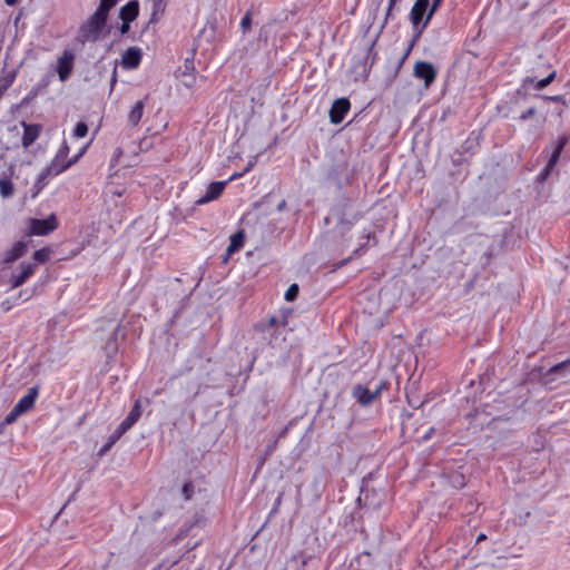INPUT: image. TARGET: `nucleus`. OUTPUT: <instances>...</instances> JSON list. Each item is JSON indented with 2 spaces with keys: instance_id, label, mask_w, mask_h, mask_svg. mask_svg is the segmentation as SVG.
<instances>
[{
  "instance_id": "nucleus-1",
  "label": "nucleus",
  "mask_w": 570,
  "mask_h": 570,
  "mask_svg": "<svg viewBox=\"0 0 570 570\" xmlns=\"http://www.w3.org/2000/svg\"><path fill=\"white\" fill-rule=\"evenodd\" d=\"M119 0H99L96 10L79 26L78 38L85 42H96L107 33V20L110 10Z\"/></svg>"
},
{
  "instance_id": "nucleus-2",
  "label": "nucleus",
  "mask_w": 570,
  "mask_h": 570,
  "mask_svg": "<svg viewBox=\"0 0 570 570\" xmlns=\"http://www.w3.org/2000/svg\"><path fill=\"white\" fill-rule=\"evenodd\" d=\"M36 268V264L26 261L10 272L2 268L0 271V285L4 286L7 292L20 287L35 274Z\"/></svg>"
},
{
  "instance_id": "nucleus-3",
  "label": "nucleus",
  "mask_w": 570,
  "mask_h": 570,
  "mask_svg": "<svg viewBox=\"0 0 570 570\" xmlns=\"http://www.w3.org/2000/svg\"><path fill=\"white\" fill-rule=\"evenodd\" d=\"M59 226L56 214L45 219L31 218L28 223V234L32 236H45L57 229Z\"/></svg>"
},
{
  "instance_id": "nucleus-4",
  "label": "nucleus",
  "mask_w": 570,
  "mask_h": 570,
  "mask_svg": "<svg viewBox=\"0 0 570 570\" xmlns=\"http://www.w3.org/2000/svg\"><path fill=\"white\" fill-rule=\"evenodd\" d=\"M75 53L70 50H65L57 60L56 71L60 81H66L73 70Z\"/></svg>"
},
{
  "instance_id": "nucleus-5",
  "label": "nucleus",
  "mask_w": 570,
  "mask_h": 570,
  "mask_svg": "<svg viewBox=\"0 0 570 570\" xmlns=\"http://www.w3.org/2000/svg\"><path fill=\"white\" fill-rule=\"evenodd\" d=\"M28 252V243L24 240L14 242L10 247L3 250L1 261L3 264H10L24 256Z\"/></svg>"
},
{
  "instance_id": "nucleus-6",
  "label": "nucleus",
  "mask_w": 570,
  "mask_h": 570,
  "mask_svg": "<svg viewBox=\"0 0 570 570\" xmlns=\"http://www.w3.org/2000/svg\"><path fill=\"white\" fill-rule=\"evenodd\" d=\"M413 73L416 78L424 81L428 88L436 78V70L432 63L425 61H417L414 65Z\"/></svg>"
},
{
  "instance_id": "nucleus-7",
  "label": "nucleus",
  "mask_w": 570,
  "mask_h": 570,
  "mask_svg": "<svg viewBox=\"0 0 570 570\" xmlns=\"http://www.w3.org/2000/svg\"><path fill=\"white\" fill-rule=\"evenodd\" d=\"M350 110V101L346 98L336 99L330 109V119L334 125L340 124Z\"/></svg>"
},
{
  "instance_id": "nucleus-8",
  "label": "nucleus",
  "mask_w": 570,
  "mask_h": 570,
  "mask_svg": "<svg viewBox=\"0 0 570 570\" xmlns=\"http://www.w3.org/2000/svg\"><path fill=\"white\" fill-rule=\"evenodd\" d=\"M227 181H213L210 183L203 196H200L195 203L196 205L207 204L216 198H218L224 191Z\"/></svg>"
},
{
  "instance_id": "nucleus-9",
  "label": "nucleus",
  "mask_w": 570,
  "mask_h": 570,
  "mask_svg": "<svg viewBox=\"0 0 570 570\" xmlns=\"http://www.w3.org/2000/svg\"><path fill=\"white\" fill-rule=\"evenodd\" d=\"M61 173H63L62 166L59 167L57 164H50L39 174L35 187L38 191H40L47 185L49 179H51L55 176H58Z\"/></svg>"
},
{
  "instance_id": "nucleus-10",
  "label": "nucleus",
  "mask_w": 570,
  "mask_h": 570,
  "mask_svg": "<svg viewBox=\"0 0 570 570\" xmlns=\"http://www.w3.org/2000/svg\"><path fill=\"white\" fill-rule=\"evenodd\" d=\"M38 394L39 389L37 386L29 389L28 393L24 396H22L14 405L17 412H19L22 415L26 412L30 411L35 405Z\"/></svg>"
},
{
  "instance_id": "nucleus-11",
  "label": "nucleus",
  "mask_w": 570,
  "mask_h": 570,
  "mask_svg": "<svg viewBox=\"0 0 570 570\" xmlns=\"http://www.w3.org/2000/svg\"><path fill=\"white\" fill-rule=\"evenodd\" d=\"M141 60V49L137 47L128 48L121 57V66L125 69H135Z\"/></svg>"
},
{
  "instance_id": "nucleus-12",
  "label": "nucleus",
  "mask_w": 570,
  "mask_h": 570,
  "mask_svg": "<svg viewBox=\"0 0 570 570\" xmlns=\"http://www.w3.org/2000/svg\"><path fill=\"white\" fill-rule=\"evenodd\" d=\"M381 392V387H376L374 392H371L367 387L363 385H356L353 389L354 397L363 405H367L372 403Z\"/></svg>"
},
{
  "instance_id": "nucleus-13",
  "label": "nucleus",
  "mask_w": 570,
  "mask_h": 570,
  "mask_svg": "<svg viewBox=\"0 0 570 570\" xmlns=\"http://www.w3.org/2000/svg\"><path fill=\"white\" fill-rule=\"evenodd\" d=\"M568 141V137L567 136H561L558 140V144L557 146L554 147L552 154H551V157L542 173V176L543 178H547L548 175L552 171V169L554 168V166L557 165L558 160H559V157L561 155V151L563 149V147L566 146Z\"/></svg>"
},
{
  "instance_id": "nucleus-14",
  "label": "nucleus",
  "mask_w": 570,
  "mask_h": 570,
  "mask_svg": "<svg viewBox=\"0 0 570 570\" xmlns=\"http://www.w3.org/2000/svg\"><path fill=\"white\" fill-rule=\"evenodd\" d=\"M429 0H416L410 12V20L413 26L417 27L422 21L424 13L429 11Z\"/></svg>"
},
{
  "instance_id": "nucleus-15",
  "label": "nucleus",
  "mask_w": 570,
  "mask_h": 570,
  "mask_svg": "<svg viewBox=\"0 0 570 570\" xmlns=\"http://www.w3.org/2000/svg\"><path fill=\"white\" fill-rule=\"evenodd\" d=\"M22 127H23L22 146L24 148H28L39 137L41 127L39 125L26 124V122H22Z\"/></svg>"
},
{
  "instance_id": "nucleus-16",
  "label": "nucleus",
  "mask_w": 570,
  "mask_h": 570,
  "mask_svg": "<svg viewBox=\"0 0 570 570\" xmlns=\"http://www.w3.org/2000/svg\"><path fill=\"white\" fill-rule=\"evenodd\" d=\"M69 154V146L63 142L59 148L57 155L52 159L51 164H57L59 167H63V171L77 163V158L67 159Z\"/></svg>"
},
{
  "instance_id": "nucleus-17",
  "label": "nucleus",
  "mask_w": 570,
  "mask_h": 570,
  "mask_svg": "<svg viewBox=\"0 0 570 570\" xmlns=\"http://www.w3.org/2000/svg\"><path fill=\"white\" fill-rule=\"evenodd\" d=\"M139 13V4L137 1H129L119 10V18L124 22H132Z\"/></svg>"
},
{
  "instance_id": "nucleus-18",
  "label": "nucleus",
  "mask_w": 570,
  "mask_h": 570,
  "mask_svg": "<svg viewBox=\"0 0 570 570\" xmlns=\"http://www.w3.org/2000/svg\"><path fill=\"white\" fill-rule=\"evenodd\" d=\"M179 82L188 89H191L196 86L197 73L190 63L185 65V70L179 76Z\"/></svg>"
},
{
  "instance_id": "nucleus-19",
  "label": "nucleus",
  "mask_w": 570,
  "mask_h": 570,
  "mask_svg": "<svg viewBox=\"0 0 570 570\" xmlns=\"http://www.w3.org/2000/svg\"><path fill=\"white\" fill-rule=\"evenodd\" d=\"M142 409L140 401L137 400L130 410L129 414L122 420V430H129L141 416Z\"/></svg>"
},
{
  "instance_id": "nucleus-20",
  "label": "nucleus",
  "mask_w": 570,
  "mask_h": 570,
  "mask_svg": "<svg viewBox=\"0 0 570 570\" xmlns=\"http://www.w3.org/2000/svg\"><path fill=\"white\" fill-rule=\"evenodd\" d=\"M244 240H245V235L242 230L235 233L234 235L230 236V242H229V245L226 249V255L227 256H230L233 255L235 252L239 250L243 245H244Z\"/></svg>"
},
{
  "instance_id": "nucleus-21",
  "label": "nucleus",
  "mask_w": 570,
  "mask_h": 570,
  "mask_svg": "<svg viewBox=\"0 0 570 570\" xmlns=\"http://www.w3.org/2000/svg\"><path fill=\"white\" fill-rule=\"evenodd\" d=\"M550 372L556 379H570V360L554 365Z\"/></svg>"
},
{
  "instance_id": "nucleus-22",
  "label": "nucleus",
  "mask_w": 570,
  "mask_h": 570,
  "mask_svg": "<svg viewBox=\"0 0 570 570\" xmlns=\"http://www.w3.org/2000/svg\"><path fill=\"white\" fill-rule=\"evenodd\" d=\"M145 104L142 100L137 101L128 114V121L132 126H137L142 117Z\"/></svg>"
},
{
  "instance_id": "nucleus-23",
  "label": "nucleus",
  "mask_w": 570,
  "mask_h": 570,
  "mask_svg": "<svg viewBox=\"0 0 570 570\" xmlns=\"http://www.w3.org/2000/svg\"><path fill=\"white\" fill-rule=\"evenodd\" d=\"M169 0H151L150 21H157L164 14Z\"/></svg>"
},
{
  "instance_id": "nucleus-24",
  "label": "nucleus",
  "mask_w": 570,
  "mask_h": 570,
  "mask_svg": "<svg viewBox=\"0 0 570 570\" xmlns=\"http://www.w3.org/2000/svg\"><path fill=\"white\" fill-rule=\"evenodd\" d=\"M13 184L8 178H0V195L3 198H8L13 195Z\"/></svg>"
},
{
  "instance_id": "nucleus-25",
  "label": "nucleus",
  "mask_w": 570,
  "mask_h": 570,
  "mask_svg": "<svg viewBox=\"0 0 570 570\" xmlns=\"http://www.w3.org/2000/svg\"><path fill=\"white\" fill-rule=\"evenodd\" d=\"M554 77H556V72L553 71L544 79L535 81L533 85V88L537 90H541V89L546 88L553 81Z\"/></svg>"
},
{
  "instance_id": "nucleus-26",
  "label": "nucleus",
  "mask_w": 570,
  "mask_h": 570,
  "mask_svg": "<svg viewBox=\"0 0 570 570\" xmlns=\"http://www.w3.org/2000/svg\"><path fill=\"white\" fill-rule=\"evenodd\" d=\"M50 252L47 248L37 249L33 253V259L39 263H46L49 259Z\"/></svg>"
},
{
  "instance_id": "nucleus-27",
  "label": "nucleus",
  "mask_w": 570,
  "mask_h": 570,
  "mask_svg": "<svg viewBox=\"0 0 570 570\" xmlns=\"http://www.w3.org/2000/svg\"><path fill=\"white\" fill-rule=\"evenodd\" d=\"M298 295V286L297 284H292L285 292L284 294V298L287 301V302H292L294 301Z\"/></svg>"
},
{
  "instance_id": "nucleus-28",
  "label": "nucleus",
  "mask_w": 570,
  "mask_h": 570,
  "mask_svg": "<svg viewBox=\"0 0 570 570\" xmlns=\"http://www.w3.org/2000/svg\"><path fill=\"white\" fill-rule=\"evenodd\" d=\"M88 134V126L85 122H78L73 129V136L83 138Z\"/></svg>"
},
{
  "instance_id": "nucleus-29",
  "label": "nucleus",
  "mask_w": 570,
  "mask_h": 570,
  "mask_svg": "<svg viewBox=\"0 0 570 570\" xmlns=\"http://www.w3.org/2000/svg\"><path fill=\"white\" fill-rule=\"evenodd\" d=\"M432 1H433V3H432L431 8L428 11L426 18H425V20L423 22V27L426 26V23L430 21V19L432 18V16L434 14V12L436 11V9L439 8V6L442 2V0H432Z\"/></svg>"
},
{
  "instance_id": "nucleus-30",
  "label": "nucleus",
  "mask_w": 570,
  "mask_h": 570,
  "mask_svg": "<svg viewBox=\"0 0 570 570\" xmlns=\"http://www.w3.org/2000/svg\"><path fill=\"white\" fill-rule=\"evenodd\" d=\"M124 153L120 148H117L115 151H114V156L110 160V167H116L117 165L120 164V158L122 157Z\"/></svg>"
},
{
  "instance_id": "nucleus-31",
  "label": "nucleus",
  "mask_w": 570,
  "mask_h": 570,
  "mask_svg": "<svg viewBox=\"0 0 570 570\" xmlns=\"http://www.w3.org/2000/svg\"><path fill=\"white\" fill-rule=\"evenodd\" d=\"M250 23H252V19H250V16L249 13L245 14L240 21V28L243 29V31H247L250 27Z\"/></svg>"
},
{
  "instance_id": "nucleus-32",
  "label": "nucleus",
  "mask_w": 570,
  "mask_h": 570,
  "mask_svg": "<svg viewBox=\"0 0 570 570\" xmlns=\"http://www.w3.org/2000/svg\"><path fill=\"white\" fill-rule=\"evenodd\" d=\"M193 492H194V488H193V485L190 483H186L183 487V494H184L186 500L190 499Z\"/></svg>"
},
{
  "instance_id": "nucleus-33",
  "label": "nucleus",
  "mask_w": 570,
  "mask_h": 570,
  "mask_svg": "<svg viewBox=\"0 0 570 570\" xmlns=\"http://www.w3.org/2000/svg\"><path fill=\"white\" fill-rule=\"evenodd\" d=\"M49 82H50V78H49V77H46V78L41 79V80L36 85V87H37L41 92H43V91H46V89H47V87H48Z\"/></svg>"
},
{
  "instance_id": "nucleus-34",
  "label": "nucleus",
  "mask_w": 570,
  "mask_h": 570,
  "mask_svg": "<svg viewBox=\"0 0 570 570\" xmlns=\"http://www.w3.org/2000/svg\"><path fill=\"white\" fill-rule=\"evenodd\" d=\"M400 0H389V3H387V8H386V20L390 18L395 4L399 2Z\"/></svg>"
},
{
  "instance_id": "nucleus-35",
  "label": "nucleus",
  "mask_w": 570,
  "mask_h": 570,
  "mask_svg": "<svg viewBox=\"0 0 570 570\" xmlns=\"http://www.w3.org/2000/svg\"><path fill=\"white\" fill-rule=\"evenodd\" d=\"M41 91L35 86L29 94L26 96V100L35 99Z\"/></svg>"
},
{
  "instance_id": "nucleus-36",
  "label": "nucleus",
  "mask_w": 570,
  "mask_h": 570,
  "mask_svg": "<svg viewBox=\"0 0 570 570\" xmlns=\"http://www.w3.org/2000/svg\"><path fill=\"white\" fill-rule=\"evenodd\" d=\"M41 91L35 86L29 94L26 96V100L35 99Z\"/></svg>"
},
{
  "instance_id": "nucleus-37",
  "label": "nucleus",
  "mask_w": 570,
  "mask_h": 570,
  "mask_svg": "<svg viewBox=\"0 0 570 570\" xmlns=\"http://www.w3.org/2000/svg\"><path fill=\"white\" fill-rule=\"evenodd\" d=\"M41 91L35 86L29 94L26 96V100L35 99Z\"/></svg>"
},
{
  "instance_id": "nucleus-38",
  "label": "nucleus",
  "mask_w": 570,
  "mask_h": 570,
  "mask_svg": "<svg viewBox=\"0 0 570 570\" xmlns=\"http://www.w3.org/2000/svg\"><path fill=\"white\" fill-rule=\"evenodd\" d=\"M534 114H535V109L534 108H529L528 110H525L524 112H522L520 115V119L521 120H527L530 117H532Z\"/></svg>"
},
{
  "instance_id": "nucleus-39",
  "label": "nucleus",
  "mask_w": 570,
  "mask_h": 570,
  "mask_svg": "<svg viewBox=\"0 0 570 570\" xmlns=\"http://www.w3.org/2000/svg\"><path fill=\"white\" fill-rule=\"evenodd\" d=\"M475 570H495L494 566L493 564H490V563H482V564H478L475 567Z\"/></svg>"
},
{
  "instance_id": "nucleus-40",
  "label": "nucleus",
  "mask_w": 570,
  "mask_h": 570,
  "mask_svg": "<svg viewBox=\"0 0 570 570\" xmlns=\"http://www.w3.org/2000/svg\"><path fill=\"white\" fill-rule=\"evenodd\" d=\"M130 29V22H124L121 21V26L119 28V31L121 35H126Z\"/></svg>"
},
{
  "instance_id": "nucleus-41",
  "label": "nucleus",
  "mask_w": 570,
  "mask_h": 570,
  "mask_svg": "<svg viewBox=\"0 0 570 570\" xmlns=\"http://www.w3.org/2000/svg\"><path fill=\"white\" fill-rule=\"evenodd\" d=\"M127 431L128 430H122V424L120 423L119 426L112 433L116 434L118 439H120L121 435Z\"/></svg>"
},
{
  "instance_id": "nucleus-42",
  "label": "nucleus",
  "mask_w": 570,
  "mask_h": 570,
  "mask_svg": "<svg viewBox=\"0 0 570 570\" xmlns=\"http://www.w3.org/2000/svg\"><path fill=\"white\" fill-rule=\"evenodd\" d=\"M112 446V444H110L109 442L107 444H105L100 450H99V455L102 456L107 451L110 450V448Z\"/></svg>"
},
{
  "instance_id": "nucleus-43",
  "label": "nucleus",
  "mask_w": 570,
  "mask_h": 570,
  "mask_svg": "<svg viewBox=\"0 0 570 570\" xmlns=\"http://www.w3.org/2000/svg\"><path fill=\"white\" fill-rule=\"evenodd\" d=\"M243 175H244V171H243V173H238V174H234V175H232V176H230L226 181H227V184H228L229 181H232V180H234V179H236V178H239V177H242Z\"/></svg>"
},
{
  "instance_id": "nucleus-44",
  "label": "nucleus",
  "mask_w": 570,
  "mask_h": 570,
  "mask_svg": "<svg viewBox=\"0 0 570 570\" xmlns=\"http://www.w3.org/2000/svg\"><path fill=\"white\" fill-rule=\"evenodd\" d=\"M118 440H119V439L117 438V435L112 433V434L109 436V441H108V442H109L110 444H112V445H114Z\"/></svg>"
},
{
  "instance_id": "nucleus-45",
  "label": "nucleus",
  "mask_w": 570,
  "mask_h": 570,
  "mask_svg": "<svg viewBox=\"0 0 570 570\" xmlns=\"http://www.w3.org/2000/svg\"><path fill=\"white\" fill-rule=\"evenodd\" d=\"M254 165H255V160H250V161L247 164L246 168L244 169V173L249 171V170L254 167Z\"/></svg>"
},
{
  "instance_id": "nucleus-46",
  "label": "nucleus",
  "mask_w": 570,
  "mask_h": 570,
  "mask_svg": "<svg viewBox=\"0 0 570 570\" xmlns=\"http://www.w3.org/2000/svg\"><path fill=\"white\" fill-rule=\"evenodd\" d=\"M117 81V77H116V70L114 71V75H112V78H111V82H110V89L114 88L115 83Z\"/></svg>"
},
{
  "instance_id": "nucleus-47",
  "label": "nucleus",
  "mask_w": 570,
  "mask_h": 570,
  "mask_svg": "<svg viewBox=\"0 0 570 570\" xmlns=\"http://www.w3.org/2000/svg\"><path fill=\"white\" fill-rule=\"evenodd\" d=\"M6 4L9 7L16 6L18 3V0H4Z\"/></svg>"
},
{
  "instance_id": "nucleus-48",
  "label": "nucleus",
  "mask_w": 570,
  "mask_h": 570,
  "mask_svg": "<svg viewBox=\"0 0 570 570\" xmlns=\"http://www.w3.org/2000/svg\"><path fill=\"white\" fill-rule=\"evenodd\" d=\"M547 99L552 100V101H561L562 98L560 96H551V97H547Z\"/></svg>"
},
{
  "instance_id": "nucleus-49",
  "label": "nucleus",
  "mask_w": 570,
  "mask_h": 570,
  "mask_svg": "<svg viewBox=\"0 0 570 570\" xmlns=\"http://www.w3.org/2000/svg\"><path fill=\"white\" fill-rule=\"evenodd\" d=\"M285 207H286V202H285V200H283L282 203H279V204H278L277 209H278L279 212H282Z\"/></svg>"
},
{
  "instance_id": "nucleus-50",
  "label": "nucleus",
  "mask_w": 570,
  "mask_h": 570,
  "mask_svg": "<svg viewBox=\"0 0 570 570\" xmlns=\"http://www.w3.org/2000/svg\"><path fill=\"white\" fill-rule=\"evenodd\" d=\"M484 539H485V535H484V534H480V535L478 537L476 541L479 542V541L484 540Z\"/></svg>"
},
{
  "instance_id": "nucleus-51",
  "label": "nucleus",
  "mask_w": 570,
  "mask_h": 570,
  "mask_svg": "<svg viewBox=\"0 0 570 570\" xmlns=\"http://www.w3.org/2000/svg\"><path fill=\"white\" fill-rule=\"evenodd\" d=\"M83 154V150H81L80 153H78V155H76L73 158H77V160L82 156Z\"/></svg>"
},
{
  "instance_id": "nucleus-52",
  "label": "nucleus",
  "mask_w": 570,
  "mask_h": 570,
  "mask_svg": "<svg viewBox=\"0 0 570 570\" xmlns=\"http://www.w3.org/2000/svg\"><path fill=\"white\" fill-rule=\"evenodd\" d=\"M527 81H528V82L533 83V82H534V79H532V78H528V79H527Z\"/></svg>"
}]
</instances>
